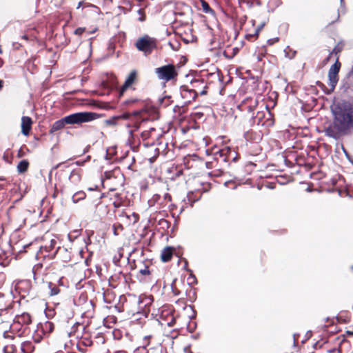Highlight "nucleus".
<instances>
[{
	"instance_id": "19",
	"label": "nucleus",
	"mask_w": 353,
	"mask_h": 353,
	"mask_svg": "<svg viewBox=\"0 0 353 353\" xmlns=\"http://www.w3.org/2000/svg\"><path fill=\"white\" fill-rule=\"evenodd\" d=\"M201 6L203 12L206 14H210L212 15L215 14L214 10L210 8L208 3L205 0H201Z\"/></svg>"
},
{
	"instance_id": "50",
	"label": "nucleus",
	"mask_w": 353,
	"mask_h": 353,
	"mask_svg": "<svg viewBox=\"0 0 353 353\" xmlns=\"http://www.w3.org/2000/svg\"><path fill=\"white\" fill-rule=\"evenodd\" d=\"M169 45L170 46L172 50H177V47H175L171 42H169Z\"/></svg>"
},
{
	"instance_id": "38",
	"label": "nucleus",
	"mask_w": 353,
	"mask_h": 353,
	"mask_svg": "<svg viewBox=\"0 0 353 353\" xmlns=\"http://www.w3.org/2000/svg\"><path fill=\"white\" fill-rule=\"evenodd\" d=\"M316 85H318L323 90V92L324 91L330 90V89H327L326 88V86L323 83H321V81H316Z\"/></svg>"
},
{
	"instance_id": "22",
	"label": "nucleus",
	"mask_w": 353,
	"mask_h": 353,
	"mask_svg": "<svg viewBox=\"0 0 353 353\" xmlns=\"http://www.w3.org/2000/svg\"><path fill=\"white\" fill-rule=\"evenodd\" d=\"M48 288L50 290L49 294L50 296L57 295L60 292L59 287H57L55 284H53L51 282L48 283Z\"/></svg>"
},
{
	"instance_id": "1",
	"label": "nucleus",
	"mask_w": 353,
	"mask_h": 353,
	"mask_svg": "<svg viewBox=\"0 0 353 353\" xmlns=\"http://www.w3.org/2000/svg\"><path fill=\"white\" fill-rule=\"evenodd\" d=\"M333 123L325 128V136L336 140L341 135L353 134V105L347 101L338 102L332 107Z\"/></svg>"
},
{
	"instance_id": "24",
	"label": "nucleus",
	"mask_w": 353,
	"mask_h": 353,
	"mask_svg": "<svg viewBox=\"0 0 353 353\" xmlns=\"http://www.w3.org/2000/svg\"><path fill=\"white\" fill-rule=\"evenodd\" d=\"M54 325L53 323H52L50 321H46L43 326L44 331L48 332L49 333L52 332L54 330Z\"/></svg>"
},
{
	"instance_id": "40",
	"label": "nucleus",
	"mask_w": 353,
	"mask_h": 353,
	"mask_svg": "<svg viewBox=\"0 0 353 353\" xmlns=\"http://www.w3.org/2000/svg\"><path fill=\"white\" fill-rule=\"evenodd\" d=\"M112 174L113 173L111 171H106L104 172V176L107 179H110Z\"/></svg>"
},
{
	"instance_id": "9",
	"label": "nucleus",
	"mask_w": 353,
	"mask_h": 353,
	"mask_svg": "<svg viewBox=\"0 0 353 353\" xmlns=\"http://www.w3.org/2000/svg\"><path fill=\"white\" fill-rule=\"evenodd\" d=\"M57 254H58L61 259L65 263L69 262L71 260V254L68 250L65 248H61L60 246H58L55 252L52 253L51 255H43V258L45 259L48 256L52 259L57 256Z\"/></svg>"
},
{
	"instance_id": "35",
	"label": "nucleus",
	"mask_w": 353,
	"mask_h": 353,
	"mask_svg": "<svg viewBox=\"0 0 353 353\" xmlns=\"http://www.w3.org/2000/svg\"><path fill=\"white\" fill-rule=\"evenodd\" d=\"M342 149H343V151L346 157V158L349 160V161L353 164V159L351 158L350 155L349 154V153L347 152V151L343 148L342 147Z\"/></svg>"
},
{
	"instance_id": "39",
	"label": "nucleus",
	"mask_w": 353,
	"mask_h": 353,
	"mask_svg": "<svg viewBox=\"0 0 353 353\" xmlns=\"http://www.w3.org/2000/svg\"><path fill=\"white\" fill-rule=\"evenodd\" d=\"M175 281H176V279H174L172 283L171 284V288H172V292L174 293V294L179 295L180 294V291L174 288V283Z\"/></svg>"
},
{
	"instance_id": "6",
	"label": "nucleus",
	"mask_w": 353,
	"mask_h": 353,
	"mask_svg": "<svg viewBox=\"0 0 353 353\" xmlns=\"http://www.w3.org/2000/svg\"><path fill=\"white\" fill-rule=\"evenodd\" d=\"M230 157L232 158L233 161H235L238 157V154L229 147H225L214 153V159L217 161H222L226 163Z\"/></svg>"
},
{
	"instance_id": "17",
	"label": "nucleus",
	"mask_w": 353,
	"mask_h": 353,
	"mask_svg": "<svg viewBox=\"0 0 353 353\" xmlns=\"http://www.w3.org/2000/svg\"><path fill=\"white\" fill-rule=\"evenodd\" d=\"M34 350V345L31 341H24L21 343V350L23 353H32Z\"/></svg>"
},
{
	"instance_id": "48",
	"label": "nucleus",
	"mask_w": 353,
	"mask_h": 353,
	"mask_svg": "<svg viewBox=\"0 0 353 353\" xmlns=\"http://www.w3.org/2000/svg\"><path fill=\"white\" fill-rule=\"evenodd\" d=\"M192 194H193L192 192H190L188 193L187 196H188V199L189 201H192L191 195H192Z\"/></svg>"
},
{
	"instance_id": "3",
	"label": "nucleus",
	"mask_w": 353,
	"mask_h": 353,
	"mask_svg": "<svg viewBox=\"0 0 353 353\" xmlns=\"http://www.w3.org/2000/svg\"><path fill=\"white\" fill-rule=\"evenodd\" d=\"M154 71L158 79L165 82L176 80L178 76L175 65L170 63L157 68Z\"/></svg>"
},
{
	"instance_id": "36",
	"label": "nucleus",
	"mask_w": 353,
	"mask_h": 353,
	"mask_svg": "<svg viewBox=\"0 0 353 353\" xmlns=\"http://www.w3.org/2000/svg\"><path fill=\"white\" fill-rule=\"evenodd\" d=\"M137 353H148V350L145 345L139 347L137 349Z\"/></svg>"
},
{
	"instance_id": "5",
	"label": "nucleus",
	"mask_w": 353,
	"mask_h": 353,
	"mask_svg": "<svg viewBox=\"0 0 353 353\" xmlns=\"http://www.w3.org/2000/svg\"><path fill=\"white\" fill-rule=\"evenodd\" d=\"M341 68V63L337 59L334 64L331 65L328 71V85L330 87V90L324 91L326 94H331L335 89L336 85L339 81L338 74Z\"/></svg>"
},
{
	"instance_id": "13",
	"label": "nucleus",
	"mask_w": 353,
	"mask_h": 353,
	"mask_svg": "<svg viewBox=\"0 0 353 353\" xmlns=\"http://www.w3.org/2000/svg\"><path fill=\"white\" fill-rule=\"evenodd\" d=\"M173 248L168 246L164 248L161 254V259L163 262H168L171 260L173 255Z\"/></svg>"
},
{
	"instance_id": "29",
	"label": "nucleus",
	"mask_w": 353,
	"mask_h": 353,
	"mask_svg": "<svg viewBox=\"0 0 353 353\" xmlns=\"http://www.w3.org/2000/svg\"><path fill=\"white\" fill-rule=\"evenodd\" d=\"M253 135L255 136V134L250 131H247L244 133V137L248 141H252L253 139L256 140L255 138L252 137Z\"/></svg>"
},
{
	"instance_id": "21",
	"label": "nucleus",
	"mask_w": 353,
	"mask_h": 353,
	"mask_svg": "<svg viewBox=\"0 0 353 353\" xmlns=\"http://www.w3.org/2000/svg\"><path fill=\"white\" fill-rule=\"evenodd\" d=\"M68 179L72 183L77 184L81 181V176L77 172L72 170Z\"/></svg>"
},
{
	"instance_id": "62",
	"label": "nucleus",
	"mask_w": 353,
	"mask_h": 353,
	"mask_svg": "<svg viewBox=\"0 0 353 353\" xmlns=\"http://www.w3.org/2000/svg\"><path fill=\"white\" fill-rule=\"evenodd\" d=\"M133 114L134 116H138L140 114V111H135V112H134Z\"/></svg>"
},
{
	"instance_id": "54",
	"label": "nucleus",
	"mask_w": 353,
	"mask_h": 353,
	"mask_svg": "<svg viewBox=\"0 0 353 353\" xmlns=\"http://www.w3.org/2000/svg\"><path fill=\"white\" fill-rule=\"evenodd\" d=\"M83 3V1H79L78 3V6L77 7V9L80 8V7L82 6Z\"/></svg>"
},
{
	"instance_id": "11",
	"label": "nucleus",
	"mask_w": 353,
	"mask_h": 353,
	"mask_svg": "<svg viewBox=\"0 0 353 353\" xmlns=\"http://www.w3.org/2000/svg\"><path fill=\"white\" fill-rule=\"evenodd\" d=\"M32 121L30 117L23 116L21 118V132L23 135L29 134Z\"/></svg>"
},
{
	"instance_id": "59",
	"label": "nucleus",
	"mask_w": 353,
	"mask_h": 353,
	"mask_svg": "<svg viewBox=\"0 0 353 353\" xmlns=\"http://www.w3.org/2000/svg\"><path fill=\"white\" fill-rule=\"evenodd\" d=\"M247 108H248V111L249 112H251L252 111V107L251 105H248Z\"/></svg>"
},
{
	"instance_id": "32",
	"label": "nucleus",
	"mask_w": 353,
	"mask_h": 353,
	"mask_svg": "<svg viewBox=\"0 0 353 353\" xmlns=\"http://www.w3.org/2000/svg\"><path fill=\"white\" fill-rule=\"evenodd\" d=\"M166 99H170V96H165L163 98H160L159 99V103L162 105H163L164 107H166L169 105L170 103V101H164Z\"/></svg>"
},
{
	"instance_id": "53",
	"label": "nucleus",
	"mask_w": 353,
	"mask_h": 353,
	"mask_svg": "<svg viewBox=\"0 0 353 353\" xmlns=\"http://www.w3.org/2000/svg\"><path fill=\"white\" fill-rule=\"evenodd\" d=\"M119 119L120 118H123V119H128V115L127 114H122V115H119Z\"/></svg>"
},
{
	"instance_id": "28",
	"label": "nucleus",
	"mask_w": 353,
	"mask_h": 353,
	"mask_svg": "<svg viewBox=\"0 0 353 353\" xmlns=\"http://www.w3.org/2000/svg\"><path fill=\"white\" fill-rule=\"evenodd\" d=\"M265 26V23H262L261 24H260L257 28L255 30V32H254V34H248L246 36V37L248 38V37H252L253 36H258L260 31L262 30V28H263V26Z\"/></svg>"
},
{
	"instance_id": "12",
	"label": "nucleus",
	"mask_w": 353,
	"mask_h": 353,
	"mask_svg": "<svg viewBox=\"0 0 353 353\" xmlns=\"http://www.w3.org/2000/svg\"><path fill=\"white\" fill-rule=\"evenodd\" d=\"M57 240L52 239L50 241V243L49 245H46L44 247H41L39 250V252L36 254V258L37 259H39L41 257L43 258V255L41 256V254H43V251H45L46 253H48L47 255H48V254L51 255L52 254L50 252L54 248V247L57 245Z\"/></svg>"
},
{
	"instance_id": "20",
	"label": "nucleus",
	"mask_w": 353,
	"mask_h": 353,
	"mask_svg": "<svg viewBox=\"0 0 353 353\" xmlns=\"http://www.w3.org/2000/svg\"><path fill=\"white\" fill-rule=\"evenodd\" d=\"M85 198V193L83 191H79L73 194L72 200L74 203H77L79 201L83 200Z\"/></svg>"
},
{
	"instance_id": "41",
	"label": "nucleus",
	"mask_w": 353,
	"mask_h": 353,
	"mask_svg": "<svg viewBox=\"0 0 353 353\" xmlns=\"http://www.w3.org/2000/svg\"><path fill=\"white\" fill-rule=\"evenodd\" d=\"M251 79L253 81V82H252L253 85L252 86L254 88L257 87L258 86V85H257L258 78L252 76V77H251Z\"/></svg>"
},
{
	"instance_id": "60",
	"label": "nucleus",
	"mask_w": 353,
	"mask_h": 353,
	"mask_svg": "<svg viewBox=\"0 0 353 353\" xmlns=\"http://www.w3.org/2000/svg\"><path fill=\"white\" fill-rule=\"evenodd\" d=\"M168 199L169 200H171V196L169 194H165V199Z\"/></svg>"
},
{
	"instance_id": "26",
	"label": "nucleus",
	"mask_w": 353,
	"mask_h": 353,
	"mask_svg": "<svg viewBox=\"0 0 353 353\" xmlns=\"http://www.w3.org/2000/svg\"><path fill=\"white\" fill-rule=\"evenodd\" d=\"M119 119V117L114 116L110 119H106L105 121V123L107 125H117V120Z\"/></svg>"
},
{
	"instance_id": "47",
	"label": "nucleus",
	"mask_w": 353,
	"mask_h": 353,
	"mask_svg": "<svg viewBox=\"0 0 353 353\" xmlns=\"http://www.w3.org/2000/svg\"><path fill=\"white\" fill-rule=\"evenodd\" d=\"M119 262V259H116V257H114V258L113 259V263H114L116 265H118Z\"/></svg>"
},
{
	"instance_id": "37",
	"label": "nucleus",
	"mask_w": 353,
	"mask_h": 353,
	"mask_svg": "<svg viewBox=\"0 0 353 353\" xmlns=\"http://www.w3.org/2000/svg\"><path fill=\"white\" fill-rule=\"evenodd\" d=\"M84 8H92L93 9H94V12H97L98 11H99V8L96 6H94L91 3H86L84 6Z\"/></svg>"
},
{
	"instance_id": "18",
	"label": "nucleus",
	"mask_w": 353,
	"mask_h": 353,
	"mask_svg": "<svg viewBox=\"0 0 353 353\" xmlns=\"http://www.w3.org/2000/svg\"><path fill=\"white\" fill-rule=\"evenodd\" d=\"M29 167V162L28 160L23 159L21 161L17 167V172L20 174L26 172Z\"/></svg>"
},
{
	"instance_id": "10",
	"label": "nucleus",
	"mask_w": 353,
	"mask_h": 353,
	"mask_svg": "<svg viewBox=\"0 0 353 353\" xmlns=\"http://www.w3.org/2000/svg\"><path fill=\"white\" fill-rule=\"evenodd\" d=\"M137 77V72L135 70H132L129 74L128 77L126 78L124 84L121 88L119 91L120 95H122L123 92L129 88L135 81Z\"/></svg>"
},
{
	"instance_id": "61",
	"label": "nucleus",
	"mask_w": 353,
	"mask_h": 353,
	"mask_svg": "<svg viewBox=\"0 0 353 353\" xmlns=\"http://www.w3.org/2000/svg\"><path fill=\"white\" fill-rule=\"evenodd\" d=\"M113 234H114V235H115V236H117V235H118V234H117V229H116L114 227V228H113Z\"/></svg>"
},
{
	"instance_id": "23",
	"label": "nucleus",
	"mask_w": 353,
	"mask_h": 353,
	"mask_svg": "<svg viewBox=\"0 0 353 353\" xmlns=\"http://www.w3.org/2000/svg\"><path fill=\"white\" fill-rule=\"evenodd\" d=\"M190 84L192 87V89H194L196 90V89L200 88L204 84V81L203 79H195L190 81Z\"/></svg>"
},
{
	"instance_id": "44",
	"label": "nucleus",
	"mask_w": 353,
	"mask_h": 353,
	"mask_svg": "<svg viewBox=\"0 0 353 353\" xmlns=\"http://www.w3.org/2000/svg\"><path fill=\"white\" fill-rule=\"evenodd\" d=\"M207 85L203 86V90L200 92L201 95H205L207 94Z\"/></svg>"
},
{
	"instance_id": "56",
	"label": "nucleus",
	"mask_w": 353,
	"mask_h": 353,
	"mask_svg": "<svg viewBox=\"0 0 353 353\" xmlns=\"http://www.w3.org/2000/svg\"><path fill=\"white\" fill-rule=\"evenodd\" d=\"M3 159L5 161L10 163L8 157H6L5 154L3 155Z\"/></svg>"
},
{
	"instance_id": "42",
	"label": "nucleus",
	"mask_w": 353,
	"mask_h": 353,
	"mask_svg": "<svg viewBox=\"0 0 353 353\" xmlns=\"http://www.w3.org/2000/svg\"><path fill=\"white\" fill-rule=\"evenodd\" d=\"M121 205H122L121 201H115L113 202V206L115 208H119Z\"/></svg>"
},
{
	"instance_id": "34",
	"label": "nucleus",
	"mask_w": 353,
	"mask_h": 353,
	"mask_svg": "<svg viewBox=\"0 0 353 353\" xmlns=\"http://www.w3.org/2000/svg\"><path fill=\"white\" fill-rule=\"evenodd\" d=\"M85 28H78L74 30V33L77 35H81L85 32Z\"/></svg>"
},
{
	"instance_id": "63",
	"label": "nucleus",
	"mask_w": 353,
	"mask_h": 353,
	"mask_svg": "<svg viewBox=\"0 0 353 353\" xmlns=\"http://www.w3.org/2000/svg\"><path fill=\"white\" fill-rule=\"evenodd\" d=\"M139 20L140 21H143L145 20V17H144V16L140 17L139 18Z\"/></svg>"
},
{
	"instance_id": "16",
	"label": "nucleus",
	"mask_w": 353,
	"mask_h": 353,
	"mask_svg": "<svg viewBox=\"0 0 353 353\" xmlns=\"http://www.w3.org/2000/svg\"><path fill=\"white\" fill-rule=\"evenodd\" d=\"M65 117L57 121H55L52 125L51 126V128L50 130V133L52 134L55 132L60 130L63 129L65 124H67V121H65Z\"/></svg>"
},
{
	"instance_id": "8",
	"label": "nucleus",
	"mask_w": 353,
	"mask_h": 353,
	"mask_svg": "<svg viewBox=\"0 0 353 353\" xmlns=\"http://www.w3.org/2000/svg\"><path fill=\"white\" fill-rule=\"evenodd\" d=\"M180 94L182 99L185 100V103H189L195 100L198 96V92L194 89L189 88L187 85L180 87Z\"/></svg>"
},
{
	"instance_id": "51",
	"label": "nucleus",
	"mask_w": 353,
	"mask_h": 353,
	"mask_svg": "<svg viewBox=\"0 0 353 353\" xmlns=\"http://www.w3.org/2000/svg\"><path fill=\"white\" fill-rule=\"evenodd\" d=\"M339 52H340V50H339H339H337V49H336V47H335V48L332 50V51L331 52H332V53H335V54H337Z\"/></svg>"
},
{
	"instance_id": "15",
	"label": "nucleus",
	"mask_w": 353,
	"mask_h": 353,
	"mask_svg": "<svg viewBox=\"0 0 353 353\" xmlns=\"http://www.w3.org/2000/svg\"><path fill=\"white\" fill-rule=\"evenodd\" d=\"M263 116H264V112H260V111H258L255 116H254V114H252L248 121L250 126H253L255 124H256L257 125H261V119L263 117Z\"/></svg>"
},
{
	"instance_id": "27",
	"label": "nucleus",
	"mask_w": 353,
	"mask_h": 353,
	"mask_svg": "<svg viewBox=\"0 0 353 353\" xmlns=\"http://www.w3.org/2000/svg\"><path fill=\"white\" fill-rule=\"evenodd\" d=\"M266 54V48L265 46H263L261 49V52L259 53L258 54H254V55L256 56V59L258 61H261L263 59V57H265Z\"/></svg>"
},
{
	"instance_id": "58",
	"label": "nucleus",
	"mask_w": 353,
	"mask_h": 353,
	"mask_svg": "<svg viewBox=\"0 0 353 353\" xmlns=\"http://www.w3.org/2000/svg\"><path fill=\"white\" fill-rule=\"evenodd\" d=\"M3 86V81L0 79V90H1Z\"/></svg>"
},
{
	"instance_id": "55",
	"label": "nucleus",
	"mask_w": 353,
	"mask_h": 353,
	"mask_svg": "<svg viewBox=\"0 0 353 353\" xmlns=\"http://www.w3.org/2000/svg\"><path fill=\"white\" fill-rule=\"evenodd\" d=\"M332 54V52H330L328 54L327 57L325 59V62L327 61L330 59V58L331 57Z\"/></svg>"
},
{
	"instance_id": "64",
	"label": "nucleus",
	"mask_w": 353,
	"mask_h": 353,
	"mask_svg": "<svg viewBox=\"0 0 353 353\" xmlns=\"http://www.w3.org/2000/svg\"><path fill=\"white\" fill-rule=\"evenodd\" d=\"M3 353H12V352L7 351L6 350V347H4V348H3Z\"/></svg>"
},
{
	"instance_id": "31",
	"label": "nucleus",
	"mask_w": 353,
	"mask_h": 353,
	"mask_svg": "<svg viewBox=\"0 0 353 353\" xmlns=\"http://www.w3.org/2000/svg\"><path fill=\"white\" fill-rule=\"evenodd\" d=\"M188 271L190 272V275L188 278V281H189V284L196 283V276L192 274V270H188Z\"/></svg>"
},
{
	"instance_id": "57",
	"label": "nucleus",
	"mask_w": 353,
	"mask_h": 353,
	"mask_svg": "<svg viewBox=\"0 0 353 353\" xmlns=\"http://www.w3.org/2000/svg\"><path fill=\"white\" fill-rule=\"evenodd\" d=\"M340 4H341V7H344L345 6V1H344V0H340Z\"/></svg>"
},
{
	"instance_id": "30",
	"label": "nucleus",
	"mask_w": 353,
	"mask_h": 353,
	"mask_svg": "<svg viewBox=\"0 0 353 353\" xmlns=\"http://www.w3.org/2000/svg\"><path fill=\"white\" fill-rule=\"evenodd\" d=\"M139 272L141 274L144 276L151 274V271L148 265H145L143 269H141L139 270Z\"/></svg>"
},
{
	"instance_id": "7",
	"label": "nucleus",
	"mask_w": 353,
	"mask_h": 353,
	"mask_svg": "<svg viewBox=\"0 0 353 353\" xmlns=\"http://www.w3.org/2000/svg\"><path fill=\"white\" fill-rule=\"evenodd\" d=\"M152 302L153 298L152 296H139L137 302L139 305V310L137 313L142 314L145 317H148L150 312L149 307Z\"/></svg>"
},
{
	"instance_id": "43",
	"label": "nucleus",
	"mask_w": 353,
	"mask_h": 353,
	"mask_svg": "<svg viewBox=\"0 0 353 353\" xmlns=\"http://www.w3.org/2000/svg\"><path fill=\"white\" fill-rule=\"evenodd\" d=\"M0 265L5 267L6 264L5 263V259H3V256L0 254Z\"/></svg>"
},
{
	"instance_id": "14",
	"label": "nucleus",
	"mask_w": 353,
	"mask_h": 353,
	"mask_svg": "<svg viewBox=\"0 0 353 353\" xmlns=\"http://www.w3.org/2000/svg\"><path fill=\"white\" fill-rule=\"evenodd\" d=\"M15 322L19 324L29 325L32 322L31 316L28 313L24 312L20 316H16Z\"/></svg>"
},
{
	"instance_id": "46",
	"label": "nucleus",
	"mask_w": 353,
	"mask_h": 353,
	"mask_svg": "<svg viewBox=\"0 0 353 353\" xmlns=\"http://www.w3.org/2000/svg\"><path fill=\"white\" fill-rule=\"evenodd\" d=\"M174 323H175V319H174V318H172V320H171V321H170V322H168V325L169 327H172V326L174 325Z\"/></svg>"
},
{
	"instance_id": "33",
	"label": "nucleus",
	"mask_w": 353,
	"mask_h": 353,
	"mask_svg": "<svg viewBox=\"0 0 353 353\" xmlns=\"http://www.w3.org/2000/svg\"><path fill=\"white\" fill-rule=\"evenodd\" d=\"M279 37H274V38L269 39L267 41V43H268V45H269V46H272V45H273L274 43H275L276 42L279 41Z\"/></svg>"
},
{
	"instance_id": "4",
	"label": "nucleus",
	"mask_w": 353,
	"mask_h": 353,
	"mask_svg": "<svg viewBox=\"0 0 353 353\" xmlns=\"http://www.w3.org/2000/svg\"><path fill=\"white\" fill-rule=\"evenodd\" d=\"M157 43L155 38L145 35L137 39L135 46L139 51L143 52L145 54H150L157 48Z\"/></svg>"
},
{
	"instance_id": "49",
	"label": "nucleus",
	"mask_w": 353,
	"mask_h": 353,
	"mask_svg": "<svg viewBox=\"0 0 353 353\" xmlns=\"http://www.w3.org/2000/svg\"><path fill=\"white\" fill-rule=\"evenodd\" d=\"M83 163H84V161H77L75 162V164H76L77 165H83Z\"/></svg>"
},
{
	"instance_id": "45",
	"label": "nucleus",
	"mask_w": 353,
	"mask_h": 353,
	"mask_svg": "<svg viewBox=\"0 0 353 353\" xmlns=\"http://www.w3.org/2000/svg\"><path fill=\"white\" fill-rule=\"evenodd\" d=\"M239 51V48L237 47H235L233 48V54L232 56L230 58L234 57Z\"/></svg>"
},
{
	"instance_id": "52",
	"label": "nucleus",
	"mask_w": 353,
	"mask_h": 353,
	"mask_svg": "<svg viewBox=\"0 0 353 353\" xmlns=\"http://www.w3.org/2000/svg\"><path fill=\"white\" fill-rule=\"evenodd\" d=\"M232 183V181H227L224 183V185L226 186V187H228L229 186V184Z\"/></svg>"
},
{
	"instance_id": "25",
	"label": "nucleus",
	"mask_w": 353,
	"mask_h": 353,
	"mask_svg": "<svg viewBox=\"0 0 353 353\" xmlns=\"http://www.w3.org/2000/svg\"><path fill=\"white\" fill-rule=\"evenodd\" d=\"M159 225L163 229H168L170 226V223L168 220L165 219H161L159 221Z\"/></svg>"
},
{
	"instance_id": "2",
	"label": "nucleus",
	"mask_w": 353,
	"mask_h": 353,
	"mask_svg": "<svg viewBox=\"0 0 353 353\" xmlns=\"http://www.w3.org/2000/svg\"><path fill=\"white\" fill-rule=\"evenodd\" d=\"M100 117V114L93 112H79L65 117L67 124H81L88 123Z\"/></svg>"
}]
</instances>
